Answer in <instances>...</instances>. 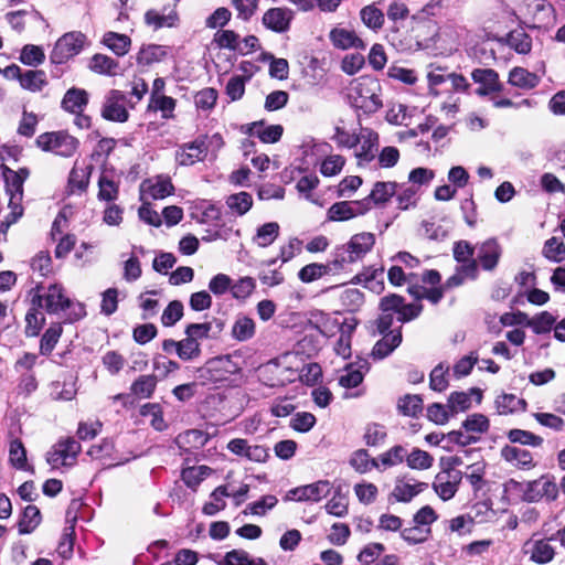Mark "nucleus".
Masks as SVG:
<instances>
[{
    "mask_svg": "<svg viewBox=\"0 0 565 565\" xmlns=\"http://www.w3.org/2000/svg\"><path fill=\"white\" fill-rule=\"evenodd\" d=\"M166 54V50L161 45H143L137 54V63L143 66H148L162 61Z\"/></svg>",
    "mask_w": 565,
    "mask_h": 565,
    "instance_id": "e433bc0d",
    "label": "nucleus"
},
{
    "mask_svg": "<svg viewBox=\"0 0 565 565\" xmlns=\"http://www.w3.org/2000/svg\"><path fill=\"white\" fill-rule=\"evenodd\" d=\"M102 42L118 56L126 55L131 45V40L128 35L111 31L104 34Z\"/></svg>",
    "mask_w": 565,
    "mask_h": 565,
    "instance_id": "2f4dec72",
    "label": "nucleus"
},
{
    "mask_svg": "<svg viewBox=\"0 0 565 565\" xmlns=\"http://www.w3.org/2000/svg\"><path fill=\"white\" fill-rule=\"evenodd\" d=\"M183 316V305L179 300L171 301L163 310L161 322L166 327L174 326Z\"/></svg>",
    "mask_w": 565,
    "mask_h": 565,
    "instance_id": "e2e57ef3",
    "label": "nucleus"
},
{
    "mask_svg": "<svg viewBox=\"0 0 565 565\" xmlns=\"http://www.w3.org/2000/svg\"><path fill=\"white\" fill-rule=\"evenodd\" d=\"M85 42V35L81 32H70L61 36L51 53V61L62 64L81 52Z\"/></svg>",
    "mask_w": 565,
    "mask_h": 565,
    "instance_id": "423d86ee",
    "label": "nucleus"
},
{
    "mask_svg": "<svg viewBox=\"0 0 565 565\" xmlns=\"http://www.w3.org/2000/svg\"><path fill=\"white\" fill-rule=\"evenodd\" d=\"M360 18L363 24L371 30H380L384 24V14L374 4H369L361 9Z\"/></svg>",
    "mask_w": 565,
    "mask_h": 565,
    "instance_id": "37998d69",
    "label": "nucleus"
},
{
    "mask_svg": "<svg viewBox=\"0 0 565 565\" xmlns=\"http://www.w3.org/2000/svg\"><path fill=\"white\" fill-rule=\"evenodd\" d=\"M329 40L339 50L365 49L364 41L355 31L345 28H333L329 33Z\"/></svg>",
    "mask_w": 565,
    "mask_h": 565,
    "instance_id": "aec40b11",
    "label": "nucleus"
},
{
    "mask_svg": "<svg viewBox=\"0 0 565 565\" xmlns=\"http://www.w3.org/2000/svg\"><path fill=\"white\" fill-rule=\"evenodd\" d=\"M501 457L519 469H531L535 466L532 454L515 446H504L501 449Z\"/></svg>",
    "mask_w": 565,
    "mask_h": 565,
    "instance_id": "b1692460",
    "label": "nucleus"
},
{
    "mask_svg": "<svg viewBox=\"0 0 565 565\" xmlns=\"http://www.w3.org/2000/svg\"><path fill=\"white\" fill-rule=\"evenodd\" d=\"M255 334V322L253 319L241 316L232 327V337L237 341H247Z\"/></svg>",
    "mask_w": 565,
    "mask_h": 565,
    "instance_id": "58836bf2",
    "label": "nucleus"
},
{
    "mask_svg": "<svg viewBox=\"0 0 565 565\" xmlns=\"http://www.w3.org/2000/svg\"><path fill=\"white\" fill-rule=\"evenodd\" d=\"M9 461L19 470H30L26 459V450L20 439H13L9 446Z\"/></svg>",
    "mask_w": 565,
    "mask_h": 565,
    "instance_id": "a19ab883",
    "label": "nucleus"
},
{
    "mask_svg": "<svg viewBox=\"0 0 565 565\" xmlns=\"http://www.w3.org/2000/svg\"><path fill=\"white\" fill-rule=\"evenodd\" d=\"M367 371V361H362L358 367H355L353 364H349L343 370V374L340 375L339 384L345 388H354L363 382L364 374Z\"/></svg>",
    "mask_w": 565,
    "mask_h": 565,
    "instance_id": "cd10ccee",
    "label": "nucleus"
},
{
    "mask_svg": "<svg viewBox=\"0 0 565 565\" xmlns=\"http://www.w3.org/2000/svg\"><path fill=\"white\" fill-rule=\"evenodd\" d=\"M370 211V199L360 201H341L333 203L328 210V220L343 222Z\"/></svg>",
    "mask_w": 565,
    "mask_h": 565,
    "instance_id": "6e6552de",
    "label": "nucleus"
},
{
    "mask_svg": "<svg viewBox=\"0 0 565 565\" xmlns=\"http://www.w3.org/2000/svg\"><path fill=\"white\" fill-rule=\"evenodd\" d=\"M515 319L516 323L531 328L535 334L548 333L556 321V318L548 311H542L533 317L518 312Z\"/></svg>",
    "mask_w": 565,
    "mask_h": 565,
    "instance_id": "f3484780",
    "label": "nucleus"
},
{
    "mask_svg": "<svg viewBox=\"0 0 565 565\" xmlns=\"http://www.w3.org/2000/svg\"><path fill=\"white\" fill-rule=\"evenodd\" d=\"M495 405L499 414H510L524 408L526 403L513 394H503L495 399Z\"/></svg>",
    "mask_w": 565,
    "mask_h": 565,
    "instance_id": "864d4df0",
    "label": "nucleus"
},
{
    "mask_svg": "<svg viewBox=\"0 0 565 565\" xmlns=\"http://www.w3.org/2000/svg\"><path fill=\"white\" fill-rule=\"evenodd\" d=\"M423 408V401L418 395H406L398 402V409L406 416H416Z\"/></svg>",
    "mask_w": 565,
    "mask_h": 565,
    "instance_id": "338daca9",
    "label": "nucleus"
},
{
    "mask_svg": "<svg viewBox=\"0 0 565 565\" xmlns=\"http://www.w3.org/2000/svg\"><path fill=\"white\" fill-rule=\"evenodd\" d=\"M171 180L166 177L145 180L140 185L141 199L161 200L173 192Z\"/></svg>",
    "mask_w": 565,
    "mask_h": 565,
    "instance_id": "dca6fc26",
    "label": "nucleus"
},
{
    "mask_svg": "<svg viewBox=\"0 0 565 565\" xmlns=\"http://www.w3.org/2000/svg\"><path fill=\"white\" fill-rule=\"evenodd\" d=\"M89 68L98 74L115 76L118 71V62L104 54H95L89 62Z\"/></svg>",
    "mask_w": 565,
    "mask_h": 565,
    "instance_id": "c9c22d12",
    "label": "nucleus"
},
{
    "mask_svg": "<svg viewBox=\"0 0 565 565\" xmlns=\"http://www.w3.org/2000/svg\"><path fill=\"white\" fill-rule=\"evenodd\" d=\"M88 103V94L85 89L82 88H70L63 99H62V108L66 111L78 114L82 113L84 107Z\"/></svg>",
    "mask_w": 565,
    "mask_h": 565,
    "instance_id": "bb28decb",
    "label": "nucleus"
},
{
    "mask_svg": "<svg viewBox=\"0 0 565 565\" xmlns=\"http://www.w3.org/2000/svg\"><path fill=\"white\" fill-rule=\"evenodd\" d=\"M279 234V225L276 222H268L257 228L253 242L259 247L271 245Z\"/></svg>",
    "mask_w": 565,
    "mask_h": 565,
    "instance_id": "4c0bfd02",
    "label": "nucleus"
},
{
    "mask_svg": "<svg viewBox=\"0 0 565 565\" xmlns=\"http://www.w3.org/2000/svg\"><path fill=\"white\" fill-rule=\"evenodd\" d=\"M156 377L153 375H141L131 384V392L136 396L148 398L156 388Z\"/></svg>",
    "mask_w": 565,
    "mask_h": 565,
    "instance_id": "8fccbe9b",
    "label": "nucleus"
},
{
    "mask_svg": "<svg viewBox=\"0 0 565 565\" xmlns=\"http://www.w3.org/2000/svg\"><path fill=\"white\" fill-rule=\"evenodd\" d=\"M471 78L480 86L476 89L478 96H487L502 90L498 73L492 68H475Z\"/></svg>",
    "mask_w": 565,
    "mask_h": 565,
    "instance_id": "2eb2a0df",
    "label": "nucleus"
},
{
    "mask_svg": "<svg viewBox=\"0 0 565 565\" xmlns=\"http://www.w3.org/2000/svg\"><path fill=\"white\" fill-rule=\"evenodd\" d=\"M398 184L396 182H376L365 199H370V207L372 203L383 204L386 203L397 192Z\"/></svg>",
    "mask_w": 565,
    "mask_h": 565,
    "instance_id": "473e14b6",
    "label": "nucleus"
},
{
    "mask_svg": "<svg viewBox=\"0 0 565 565\" xmlns=\"http://www.w3.org/2000/svg\"><path fill=\"white\" fill-rule=\"evenodd\" d=\"M98 199L102 201H115L118 198V185L107 175L102 174L98 180Z\"/></svg>",
    "mask_w": 565,
    "mask_h": 565,
    "instance_id": "4d7b16f0",
    "label": "nucleus"
},
{
    "mask_svg": "<svg viewBox=\"0 0 565 565\" xmlns=\"http://www.w3.org/2000/svg\"><path fill=\"white\" fill-rule=\"evenodd\" d=\"M211 472L207 466H193L184 468L181 478L189 488L195 489Z\"/></svg>",
    "mask_w": 565,
    "mask_h": 565,
    "instance_id": "ea45409f",
    "label": "nucleus"
},
{
    "mask_svg": "<svg viewBox=\"0 0 565 565\" xmlns=\"http://www.w3.org/2000/svg\"><path fill=\"white\" fill-rule=\"evenodd\" d=\"M294 17L295 14L291 9L276 7L265 11L262 22L266 29L275 33H285L289 31Z\"/></svg>",
    "mask_w": 565,
    "mask_h": 565,
    "instance_id": "9d476101",
    "label": "nucleus"
},
{
    "mask_svg": "<svg viewBox=\"0 0 565 565\" xmlns=\"http://www.w3.org/2000/svg\"><path fill=\"white\" fill-rule=\"evenodd\" d=\"M33 305L44 307L49 313H58L70 306V298L64 295V290L60 285H51L44 296L33 298Z\"/></svg>",
    "mask_w": 565,
    "mask_h": 565,
    "instance_id": "9b49d317",
    "label": "nucleus"
},
{
    "mask_svg": "<svg viewBox=\"0 0 565 565\" xmlns=\"http://www.w3.org/2000/svg\"><path fill=\"white\" fill-rule=\"evenodd\" d=\"M230 364L231 360L227 356L211 359L200 370V377L214 383L225 381L231 374Z\"/></svg>",
    "mask_w": 565,
    "mask_h": 565,
    "instance_id": "6ab92c4d",
    "label": "nucleus"
},
{
    "mask_svg": "<svg viewBox=\"0 0 565 565\" xmlns=\"http://www.w3.org/2000/svg\"><path fill=\"white\" fill-rule=\"evenodd\" d=\"M418 189L412 186H398L396 192L397 207L402 211H406L411 207L416 206Z\"/></svg>",
    "mask_w": 565,
    "mask_h": 565,
    "instance_id": "3c124183",
    "label": "nucleus"
},
{
    "mask_svg": "<svg viewBox=\"0 0 565 565\" xmlns=\"http://www.w3.org/2000/svg\"><path fill=\"white\" fill-rule=\"evenodd\" d=\"M225 204L231 213L243 216L252 209L253 198L248 192L242 191L228 195L225 200Z\"/></svg>",
    "mask_w": 565,
    "mask_h": 565,
    "instance_id": "7c9ffc66",
    "label": "nucleus"
},
{
    "mask_svg": "<svg viewBox=\"0 0 565 565\" xmlns=\"http://www.w3.org/2000/svg\"><path fill=\"white\" fill-rule=\"evenodd\" d=\"M207 153V147L203 140H195L182 146L175 154V160L180 166H192L195 162L204 160Z\"/></svg>",
    "mask_w": 565,
    "mask_h": 565,
    "instance_id": "412c9836",
    "label": "nucleus"
},
{
    "mask_svg": "<svg viewBox=\"0 0 565 565\" xmlns=\"http://www.w3.org/2000/svg\"><path fill=\"white\" fill-rule=\"evenodd\" d=\"M218 565H250V557L244 550H232L224 555Z\"/></svg>",
    "mask_w": 565,
    "mask_h": 565,
    "instance_id": "774afa93",
    "label": "nucleus"
},
{
    "mask_svg": "<svg viewBox=\"0 0 565 565\" xmlns=\"http://www.w3.org/2000/svg\"><path fill=\"white\" fill-rule=\"evenodd\" d=\"M81 451V445L73 438L58 441L53 449L47 454V462L52 467L58 465L71 466L73 465L76 456Z\"/></svg>",
    "mask_w": 565,
    "mask_h": 565,
    "instance_id": "1a4fd4ad",
    "label": "nucleus"
},
{
    "mask_svg": "<svg viewBox=\"0 0 565 565\" xmlns=\"http://www.w3.org/2000/svg\"><path fill=\"white\" fill-rule=\"evenodd\" d=\"M433 457L422 449H414L409 455L406 454L407 466L412 469L426 470L433 465Z\"/></svg>",
    "mask_w": 565,
    "mask_h": 565,
    "instance_id": "5fc2aeb1",
    "label": "nucleus"
},
{
    "mask_svg": "<svg viewBox=\"0 0 565 565\" xmlns=\"http://www.w3.org/2000/svg\"><path fill=\"white\" fill-rule=\"evenodd\" d=\"M402 342V332L390 331L379 340L372 350V355L376 359H384L390 355Z\"/></svg>",
    "mask_w": 565,
    "mask_h": 565,
    "instance_id": "c85d7f7f",
    "label": "nucleus"
},
{
    "mask_svg": "<svg viewBox=\"0 0 565 565\" xmlns=\"http://www.w3.org/2000/svg\"><path fill=\"white\" fill-rule=\"evenodd\" d=\"M543 254L548 259L562 262L565 256V245L561 239L552 237L545 242Z\"/></svg>",
    "mask_w": 565,
    "mask_h": 565,
    "instance_id": "69168bd1",
    "label": "nucleus"
},
{
    "mask_svg": "<svg viewBox=\"0 0 565 565\" xmlns=\"http://www.w3.org/2000/svg\"><path fill=\"white\" fill-rule=\"evenodd\" d=\"M92 171V164L75 163L68 177V192L71 194L84 193L87 190Z\"/></svg>",
    "mask_w": 565,
    "mask_h": 565,
    "instance_id": "5701e85b",
    "label": "nucleus"
},
{
    "mask_svg": "<svg viewBox=\"0 0 565 565\" xmlns=\"http://www.w3.org/2000/svg\"><path fill=\"white\" fill-rule=\"evenodd\" d=\"M461 478V472L458 470H444L435 477L433 488L441 500L447 501L456 494Z\"/></svg>",
    "mask_w": 565,
    "mask_h": 565,
    "instance_id": "ddd939ff",
    "label": "nucleus"
},
{
    "mask_svg": "<svg viewBox=\"0 0 565 565\" xmlns=\"http://www.w3.org/2000/svg\"><path fill=\"white\" fill-rule=\"evenodd\" d=\"M489 419L482 414H472L462 423L467 433L483 434L489 429Z\"/></svg>",
    "mask_w": 565,
    "mask_h": 565,
    "instance_id": "0e129e2a",
    "label": "nucleus"
},
{
    "mask_svg": "<svg viewBox=\"0 0 565 565\" xmlns=\"http://www.w3.org/2000/svg\"><path fill=\"white\" fill-rule=\"evenodd\" d=\"M42 516L40 510L35 505H28L24 508L23 514L19 521V533L30 534L41 523Z\"/></svg>",
    "mask_w": 565,
    "mask_h": 565,
    "instance_id": "f704fd0d",
    "label": "nucleus"
},
{
    "mask_svg": "<svg viewBox=\"0 0 565 565\" xmlns=\"http://www.w3.org/2000/svg\"><path fill=\"white\" fill-rule=\"evenodd\" d=\"M178 356L183 361H191L200 356L201 344L194 342L188 335L181 341H178Z\"/></svg>",
    "mask_w": 565,
    "mask_h": 565,
    "instance_id": "6e6d98bb",
    "label": "nucleus"
},
{
    "mask_svg": "<svg viewBox=\"0 0 565 565\" xmlns=\"http://www.w3.org/2000/svg\"><path fill=\"white\" fill-rule=\"evenodd\" d=\"M404 459H406V449L398 445L380 455L377 461L387 468L402 463Z\"/></svg>",
    "mask_w": 565,
    "mask_h": 565,
    "instance_id": "bf43d9fd",
    "label": "nucleus"
},
{
    "mask_svg": "<svg viewBox=\"0 0 565 565\" xmlns=\"http://www.w3.org/2000/svg\"><path fill=\"white\" fill-rule=\"evenodd\" d=\"M45 58L44 52L40 46L28 44L22 49L20 61L29 66H38Z\"/></svg>",
    "mask_w": 565,
    "mask_h": 565,
    "instance_id": "680f3d73",
    "label": "nucleus"
},
{
    "mask_svg": "<svg viewBox=\"0 0 565 565\" xmlns=\"http://www.w3.org/2000/svg\"><path fill=\"white\" fill-rule=\"evenodd\" d=\"M330 491L331 483L328 480H320L288 491L285 499L290 501H320L322 498H326Z\"/></svg>",
    "mask_w": 565,
    "mask_h": 565,
    "instance_id": "f8f14e48",
    "label": "nucleus"
},
{
    "mask_svg": "<svg viewBox=\"0 0 565 565\" xmlns=\"http://www.w3.org/2000/svg\"><path fill=\"white\" fill-rule=\"evenodd\" d=\"M212 330L213 322L190 323L186 326L184 333L194 342H200L201 340L209 339Z\"/></svg>",
    "mask_w": 565,
    "mask_h": 565,
    "instance_id": "052dcab7",
    "label": "nucleus"
},
{
    "mask_svg": "<svg viewBox=\"0 0 565 565\" xmlns=\"http://www.w3.org/2000/svg\"><path fill=\"white\" fill-rule=\"evenodd\" d=\"M45 318L43 312L40 310L38 305H33V307L28 311L25 316V333L28 337H35L39 334L40 330L44 324Z\"/></svg>",
    "mask_w": 565,
    "mask_h": 565,
    "instance_id": "de8ad7c7",
    "label": "nucleus"
},
{
    "mask_svg": "<svg viewBox=\"0 0 565 565\" xmlns=\"http://www.w3.org/2000/svg\"><path fill=\"white\" fill-rule=\"evenodd\" d=\"M558 495V486L554 477L543 475L539 479L530 481L523 491V499L527 502L542 500L554 501Z\"/></svg>",
    "mask_w": 565,
    "mask_h": 565,
    "instance_id": "39448f33",
    "label": "nucleus"
},
{
    "mask_svg": "<svg viewBox=\"0 0 565 565\" xmlns=\"http://www.w3.org/2000/svg\"><path fill=\"white\" fill-rule=\"evenodd\" d=\"M20 85L32 93L41 92L47 85V77L44 71L29 70L23 73Z\"/></svg>",
    "mask_w": 565,
    "mask_h": 565,
    "instance_id": "72a5a7b5",
    "label": "nucleus"
},
{
    "mask_svg": "<svg viewBox=\"0 0 565 565\" xmlns=\"http://www.w3.org/2000/svg\"><path fill=\"white\" fill-rule=\"evenodd\" d=\"M36 146L43 151L61 157L73 156L78 148V140L65 131H51L38 136Z\"/></svg>",
    "mask_w": 565,
    "mask_h": 565,
    "instance_id": "7ed1b4c3",
    "label": "nucleus"
},
{
    "mask_svg": "<svg viewBox=\"0 0 565 565\" xmlns=\"http://www.w3.org/2000/svg\"><path fill=\"white\" fill-rule=\"evenodd\" d=\"M246 132L258 137L262 142L275 143L281 138L284 128L280 125L265 127L263 121H256L247 126Z\"/></svg>",
    "mask_w": 565,
    "mask_h": 565,
    "instance_id": "a878e982",
    "label": "nucleus"
},
{
    "mask_svg": "<svg viewBox=\"0 0 565 565\" xmlns=\"http://www.w3.org/2000/svg\"><path fill=\"white\" fill-rule=\"evenodd\" d=\"M525 553L530 554V559L536 564L550 563L555 555L554 547L547 540H536L525 543Z\"/></svg>",
    "mask_w": 565,
    "mask_h": 565,
    "instance_id": "393cba45",
    "label": "nucleus"
},
{
    "mask_svg": "<svg viewBox=\"0 0 565 565\" xmlns=\"http://www.w3.org/2000/svg\"><path fill=\"white\" fill-rule=\"evenodd\" d=\"M508 44L519 54H527L532 49V39L523 30H513L508 35Z\"/></svg>",
    "mask_w": 565,
    "mask_h": 565,
    "instance_id": "a18cd8bd",
    "label": "nucleus"
},
{
    "mask_svg": "<svg viewBox=\"0 0 565 565\" xmlns=\"http://www.w3.org/2000/svg\"><path fill=\"white\" fill-rule=\"evenodd\" d=\"M62 331L63 329L60 323H53L50 326L41 339L40 352L42 354L47 355L53 351L62 334Z\"/></svg>",
    "mask_w": 565,
    "mask_h": 565,
    "instance_id": "09e8293b",
    "label": "nucleus"
},
{
    "mask_svg": "<svg viewBox=\"0 0 565 565\" xmlns=\"http://www.w3.org/2000/svg\"><path fill=\"white\" fill-rule=\"evenodd\" d=\"M508 438L513 444H520L524 446L540 447L543 444V438L529 430L523 429H511L508 431Z\"/></svg>",
    "mask_w": 565,
    "mask_h": 565,
    "instance_id": "49530a36",
    "label": "nucleus"
},
{
    "mask_svg": "<svg viewBox=\"0 0 565 565\" xmlns=\"http://www.w3.org/2000/svg\"><path fill=\"white\" fill-rule=\"evenodd\" d=\"M51 396L55 401H72L76 396V387L73 381L54 382L52 385Z\"/></svg>",
    "mask_w": 565,
    "mask_h": 565,
    "instance_id": "13d9d810",
    "label": "nucleus"
},
{
    "mask_svg": "<svg viewBox=\"0 0 565 565\" xmlns=\"http://www.w3.org/2000/svg\"><path fill=\"white\" fill-rule=\"evenodd\" d=\"M427 488L428 484L426 482H420L415 479L397 478L388 499L395 502L407 503Z\"/></svg>",
    "mask_w": 565,
    "mask_h": 565,
    "instance_id": "4468645a",
    "label": "nucleus"
},
{
    "mask_svg": "<svg viewBox=\"0 0 565 565\" xmlns=\"http://www.w3.org/2000/svg\"><path fill=\"white\" fill-rule=\"evenodd\" d=\"M126 104V94L118 89H111L105 97V102L102 108V116L106 120L125 122L129 118Z\"/></svg>",
    "mask_w": 565,
    "mask_h": 565,
    "instance_id": "0eeeda50",
    "label": "nucleus"
},
{
    "mask_svg": "<svg viewBox=\"0 0 565 565\" xmlns=\"http://www.w3.org/2000/svg\"><path fill=\"white\" fill-rule=\"evenodd\" d=\"M350 465L359 473H366L373 468H379L377 459H371L365 449L354 451L350 458Z\"/></svg>",
    "mask_w": 565,
    "mask_h": 565,
    "instance_id": "79ce46f5",
    "label": "nucleus"
},
{
    "mask_svg": "<svg viewBox=\"0 0 565 565\" xmlns=\"http://www.w3.org/2000/svg\"><path fill=\"white\" fill-rule=\"evenodd\" d=\"M339 273H341V270L334 265V258L332 257V259L327 264L311 263L303 266L298 273V278L302 282L309 284L320 279L324 275Z\"/></svg>",
    "mask_w": 565,
    "mask_h": 565,
    "instance_id": "4be33fe9",
    "label": "nucleus"
},
{
    "mask_svg": "<svg viewBox=\"0 0 565 565\" xmlns=\"http://www.w3.org/2000/svg\"><path fill=\"white\" fill-rule=\"evenodd\" d=\"M374 245L375 235L373 233H356L345 244L334 248L332 253L334 265L341 271H347L351 265L361 262L373 249Z\"/></svg>",
    "mask_w": 565,
    "mask_h": 565,
    "instance_id": "f257e3e1",
    "label": "nucleus"
},
{
    "mask_svg": "<svg viewBox=\"0 0 565 565\" xmlns=\"http://www.w3.org/2000/svg\"><path fill=\"white\" fill-rule=\"evenodd\" d=\"M6 191L9 194V209L10 213L2 222V231H7L11 224L15 223L23 214V207L21 205L23 196V183L19 175L13 174V170H8L4 173Z\"/></svg>",
    "mask_w": 565,
    "mask_h": 565,
    "instance_id": "20e7f679",
    "label": "nucleus"
},
{
    "mask_svg": "<svg viewBox=\"0 0 565 565\" xmlns=\"http://www.w3.org/2000/svg\"><path fill=\"white\" fill-rule=\"evenodd\" d=\"M381 85L377 79L362 76L354 81L350 89V98L354 107L366 114H373L382 107Z\"/></svg>",
    "mask_w": 565,
    "mask_h": 565,
    "instance_id": "f03ea898",
    "label": "nucleus"
},
{
    "mask_svg": "<svg viewBox=\"0 0 565 565\" xmlns=\"http://www.w3.org/2000/svg\"><path fill=\"white\" fill-rule=\"evenodd\" d=\"M509 84L522 89H532L540 83V77L523 67H514L509 73Z\"/></svg>",
    "mask_w": 565,
    "mask_h": 565,
    "instance_id": "c756f323",
    "label": "nucleus"
},
{
    "mask_svg": "<svg viewBox=\"0 0 565 565\" xmlns=\"http://www.w3.org/2000/svg\"><path fill=\"white\" fill-rule=\"evenodd\" d=\"M471 406V394L467 392H452L448 397L447 407L451 415L465 412Z\"/></svg>",
    "mask_w": 565,
    "mask_h": 565,
    "instance_id": "603ef678",
    "label": "nucleus"
},
{
    "mask_svg": "<svg viewBox=\"0 0 565 565\" xmlns=\"http://www.w3.org/2000/svg\"><path fill=\"white\" fill-rule=\"evenodd\" d=\"M145 21L148 25H153L154 29L171 28L178 21V14L171 10L168 14H160L156 10H149L145 14Z\"/></svg>",
    "mask_w": 565,
    "mask_h": 565,
    "instance_id": "c03bdc74",
    "label": "nucleus"
},
{
    "mask_svg": "<svg viewBox=\"0 0 565 565\" xmlns=\"http://www.w3.org/2000/svg\"><path fill=\"white\" fill-rule=\"evenodd\" d=\"M477 260L480 263L481 267L484 270H493L501 257L502 248L499 245L498 241L494 238H489L477 246Z\"/></svg>",
    "mask_w": 565,
    "mask_h": 565,
    "instance_id": "a211bd4d",
    "label": "nucleus"
}]
</instances>
